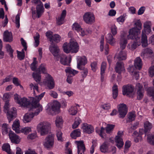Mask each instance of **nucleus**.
<instances>
[{"label": "nucleus", "instance_id": "f257e3e1", "mask_svg": "<svg viewBox=\"0 0 154 154\" xmlns=\"http://www.w3.org/2000/svg\"><path fill=\"white\" fill-rule=\"evenodd\" d=\"M45 94V92H43L38 95L35 96L33 98L32 107L30 109L29 111L34 114V116L38 115L42 110V106L40 104L39 102L44 97Z\"/></svg>", "mask_w": 154, "mask_h": 154}, {"label": "nucleus", "instance_id": "f03ea898", "mask_svg": "<svg viewBox=\"0 0 154 154\" xmlns=\"http://www.w3.org/2000/svg\"><path fill=\"white\" fill-rule=\"evenodd\" d=\"M135 27L130 29L127 36L128 39L139 38L142 29V24L140 20H137L135 23Z\"/></svg>", "mask_w": 154, "mask_h": 154}, {"label": "nucleus", "instance_id": "7ed1b4c3", "mask_svg": "<svg viewBox=\"0 0 154 154\" xmlns=\"http://www.w3.org/2000/svg\"><path fill=\"white\" fill-rule=\"evenodd\" d=\"M10 107L9 102L6 101L4 107V111L5 112H7V118L9 122H10L14 118L16 117V110L15 108L12 107L10 110H8V109Z\"/></svg>", "mask_w": 154, "mask_h": 154}, {"label": "nucleus", "instance_id": "20e7f679", "mask_svg": "<svg viewBox=\"0 0 154 154\" xmlns=\"http://www.w3.org/2000/svg\"><path fill=\"white\" fill-rule=\"evenodd\" d=\"M37 130L41 135H45L47 134L50 130V124L46 122H42L37 126Z\"/></svg>", "mask_w": 154, "mask_h": 154}, {"label": "nucleus", "instance_id": "39448f33", "mask_svg": "<svg viewBox=\"0 0 154 154\" xmlns=\"http://www.w3.org/2000/svg\"><path fill=\"white\" fill-rule=\"evenodd\" d=\"M14 98L16 102L22 107H28L30 105L29 100L25 97H20L17 94L14 95Z\"/></svg>", "mask_w": 154, "mask_h": 154}, {"label": "nucleus", "instance_id": "423d86ee", "mask_svg": "<svg viewBox=\"0 0 154 154\" xmlns=\"http://www.w3.org/2000/svg\"><path fill=\"white\" fill-rule=\"evenodd\" d=\"M43 83L49 89H53L54 87V83L53 78L49 74H46Z\"/></svg>", "mask_w": 154, "mask_h": 154}, {"label": "nucleus", "instance_id": "0eeeda50", "mask_svg": "<svg viewBox=\"0 0 154 154\" xmlns=\"http://www.w3.org/2000/svg\"><path fill=\"white\" fill-rule=\"evenodd\" d=\"M83 19L85 23L88 24H92L95 22L94 15L91 12L85 13L83 15Z\"/></svg>", "mask_w": 154, "mask_h": 154}, {"label": "nucleus", "instance_id": "6e6552de", "mask_svg": "<svg viewBox=\"0 0 154 154\" xmlns=\"http://www.w3.org/2000/svg\"><path fill=\"white\" fill-rule=\"evenodd\" d=\"M54 142V135L53 134L48 136L43 142L44 146L47 149L52 148Z\"/></svg>", "mask_w": 154, "mask_h": 154}, {"label": "nucleus", "instance_id": "1a4fd4ad", "mask_svg": "<svg viewBox=\"0 0 154 154\" xmlns=\"http://www.w3.org/2000/svg\"><path fill=\"white\" fill-rule=\"evenodd\" d=\"M128 35L127 33L125 31H122L121 33L119 41V44L120 48L122 50L124 49L126 47V45L127 43V40L126 38L127 37Z\"/></svg>", "mask_w": 154, "mask_h": 154}, {"label": "nucleus", "instance_id": "9d476101", "mask_svg": "<svg viewBox=\"0 0 154 154\" xmlns=\"http://www.w3.org/2000/svg\"><path fill=\"white\" fill-rule=\"evenodd\" d=\"M123 132L121 131H118L117 135L115 137L116 146L119 149H120L124 145V142L122 138Z\"/></svg>", "mask_w": 154, "mask_h": 154}, {"label": "nucleus", "instance_id": "9b49d317", "mask_svg": "<svg viewBox=\"0 0 154 154\" xmlns=\"http://www.w3.org/2000/svg\"><path fill=\"white\" fill-rule=\"evenodd\" d=\"M118 110L119 117L123 118L127 112V108L125 104L123 103L120 104L118 106Z\"/></svg>", "mask_w": 154, "mask_h": 154}, {"label": "nucleus", "instance_id": "f8f14e48", "mask_svg": "<svg viewBox=\"0 0 154 154\" xmlns=\"http://www.w3.org/2000/svg\"><path fill=\"white\" fill-rule=\"evenodd\" d=\"M77 68L84 67L87 63V59L84 56H78L76 57Z\"/></svg>", "mask_w": 154, "mask_h": 154}, {"label": "nucleus", "instance_id": "ddd939ff", "mask_svg": "<svg viewBox=\"0 0 154 154\" xmlns=\"http://www.w3.org/2000/svg\"><path fill=\"white\" fill-rule=\"evenodd\" d=\"M139 38H134L135 39V40L129 43L128 45V48L131 51L134 50L138 46L141 45V42L140 41V36H139Z\"/></svg>", "mask_w": 154, "mask_h": 154}, {"label": "nucleus", "instance_id": "4468645a", "mask_svg": "<svg viewBox=\"0 0 154 154\" xmlns=\"http://www.w3.org/2000/svg\"><path fill=\"white\" fill-rule=\"evenodd\" d=\"M73 30H76L78 32L80 36L83 37L87 35L85 30L82 28L80 25L77 23H75L72 25Z\"/></svg>", "mask_w": 154, "mask_h": 154}, {"label": "nucleus", "instance_id": "2eb2a0df", "mask_svg": "<svg viewBox=\"0 0 154 154\" xmlns=\"http://www.w3.org/2000/svg\"><path fill=\"white\" fill-rule=\"evenodd\" d=\"M75 143L76 144L78 148V154H84L85 148L83 142L82 141H76Z\"/></svg>", "mask_w": 154, "mask_h": 154}, {"label": "nucleus", "instance_id": "dca6fc26", "mask_svg": "<svg viewBox=\"0 0 154 154\" xmlns=\"http://www.w3.org/2000/svg\"><path fill=\"white\" fill-rule=\"evenodd\" d=\"M71 48V52L72 53H77L79 49V46L75 40H71L69 43Z\"/></svg>", "mask_w": 154, "mask_h": 154}, {"label": "nucleus", "instance_id": "f3484780", "mask_svg": "<svg viewBox=\"0 0 154 154\" xmlns=\"http://www.w3.org/2000/svg\"><path fill=\"white\" fill-rule=\"evenodd\" d=\"M123 89V94L128 96H129V95L132 93L134 90V87L131 85L124 86Z\"/></svg>", "mask_w": 154, "mask_h": 154}, {"label": "nucleus", "instance_id": "a211bd4d", "mask_svg": "<svg viewBox=\"0 0 154 154\" xmlns=\"http://www.w3.org/2000/svg\"><path fill=\"white\" fill-rule=\"evenodd\" d=\"M82 129L84 132L88 134L92 133L94 130V128L92 126L86 123H84L83 124Z\"/></svg>", "mask_w": 154, "mask_h": 154}, {"label": "nucleus", "instance_id": "6ab92c4d", "mask_svg": "<svg viewBox=\"0 0 154 154\" xmlns=\"http://www.w3.org/2000/svg\"><path fill=\"white\" fill-rule=\"evenodd\" d=\"M9 136L11 142L15 143H18L20 141V138L17 135L11 131L9 132Z\"/></svg>", "mask_w": 154, "mask_h": 154}, {"label": "nucleus", "instance_id": "aec40b11", "mask_svg": "<svg viewBox=\"0 0 154 154\" xmlns=\"http://www.w3.org/2000/svg\"><path fill=\"white\" fill-rule=\"evenodd\" d=\"M58 56L60 57V62L62 64L64 65H69L70 63L71 60V57L68 58L66 55H60Z\"/></svg>", "mask_w": 154, "mask_h": 154}, {"label": "nucleus", "instance_id": "412c9836", "mask_svg": "<svg viewBox=\"0 0 154 154\" xmlns=\"http://www.w3.org/2000/svg\"><path fill=\"white\" fill-rule=\"evenodd\" d=\"M13 35L11 32L6 30L4 32L3 40L4 42H11L13 41Z\"/></svg>", "mask_w": 154, "mask_h": 154}, {"label": "nucleus", "instance_id": "4be33fe9", "mask_svg": "<svg viewBox=\"0 0 154 154\" xmlns=\"http://www.w3.org/2000/svg\"><path fill=\"white\" fill-rule=\"evenodd\" d=\"M66 11L65 10L63 11L61 15L58 17L56 19V23L59 25L63 24L64 21V19L66 15Z\"/></svg>", "mask_w": 154, "mask_h": 154}, {"label": "nucleus", "instance_id": "5701e85b", "mask_svg": "<svg viewBox=\"0 0 154 154\" xmlns=\"http://www.w3.org/2000/svg\"><path fill=\"white\" fill-rule=\"evenodd\" d=\"M49 49L53 55L55 57H58L59 49L55 45L52 44L49 47Z\"/></svg>", "mask_w": 154, "mask_h": 154}, {"label": "nucleus", "instance_id": "b1692460", "mask_svg": "<svg viewBox=\"0 0 154 154\" xmlns=\"http://www.w3.org/2000/svg\"><path fill=\"white\" fill-rule=\"evenodd\" d=\"M127 51L122 50L115 55V57L119 60H125L127 58Z\"/></svg>", "mask_w": 154, "mask_h": 154}, {"label": "nucleus", "instance_id": "393cba45", "mask_svg": "<svg viewBox=\"0 0 154 154\" xmlns=\"http://www.w3.org/2000/svg\"><path fill=\"white\" fill-rule=\"evenodd\" d=\"M115 70L116 72L119 74L124 72L125 70L124 63L122 62H118L116 63Z\"/></svg>", "mask_w": 154, "mask_h": 154}, {"label": "nucleus", "instance_id": "a878e982", "mask_svg": "<svg viewBox=\"0 0 154 154\" xmlns=\"http://www.w3.org/2000/svg\"><path fill=\"white\" fill-rule=\"evenodd\" d=\"M113 36L111 33H108L106 36V42L110 45L113 46L116 44V41Z\"/></svg>", "mask_w": 154, "mask_h": 154}, {"label": "nucleus", "instance_id": "bb28decb", "mask_svg": "<svg viewBox=\"0 0 154 154\" xmlns=\"http://www.w3.org/2000/svg\"><path fill=\"white\" fill-rule=\"evenodd\" d=\"M34 116V114L29 111V113L26 114L23 116V121L24 123L30 122Z\"/></svg>", "mask_w": 154, "mask_h": 154}, {"label": "nucleus", "instance_id": "cd10ccee", "mask_svg": "<svg viewBox=\"0 0 154 154\" xmlns=\"http://www.w3.org/2000/svg\"><path fill=\"white\" fill-rule=\"evenodd\" d=\"M152 53V51L150 48H147L143 50L141 56L143 58H147Z\"/></svg>", "mask_w": 154, "mask_h": 154}, {"label": "nucleus", "instance_id": "c85d7f7f", "mask_svg": "<svg viewBox=\"0 0 154 154\" xmlns=\"http://www.w3.org/2000/svg\"><path fill=\"white\" fill-rule=\"evenodd\" d=\"M78 107H79V106L78 104H76L75 106H71L68 109L69 114L72 116L76 115L78 112Z\"/></svg>", "mask_w": 154, "mask_h": 154}, {"label": "nucleus", "instance_id": "c756f323", "mask_svg": "<svg viewBox=\"0 0 154 154\" xmlns=\"http://www.w3.org/2000/svg\"><path fill=\"white\" fill-rule=\"evenodd\" d=\"M142 46L143 47L147 46L148 45L147 38L144 31L142 32L141 35Z\"/></svg>", "mask_w": 154, "mask_h": 154}, {"label": "nucleus", "instance_id": "7c9ffc66", "mask_svg": "<svg viewBox=\"0 0 154 154\" xmlns=\"http://www.w3.org/2000/svg\"><path fill=\"white\" fill-rule=\"evenodd\" d=\"M20 122L19 120L16 119L13 122L12 125L13 129L17 133H20Z\"/></svg>", "mask_w": 154, "mask_h": 154}, {"label": "nucleus", "instance_id": "2f4dec72", "mask_svg": "<svg viewBox=\"0 0 154 154\" xmlns=\"http://www.w3.org/2000/svg\"><path fill=\"white\" fill-rule=\"evenodd\" d=\"M152 24L151 22L149 21L145 22L143 24L144 29L142 32L144 31V33H145L146 31L148 33H149L151 31V27Z\"/></svg>", "mask_w": 154, "mask_h": 154}, {"label": "nucleus", "instance_id": "473e14b6", "mask_svg": "<svg viewBox=\"0 0 154 154\" xmlns=\"http://www.w3.org/2000/svg\"><path fill=\"white\" fill-rule=\"evenodd\" d=\"M142 63L141 59L139 57H137L134 61V66L136 69L140 70L142 67Z\"/></svg>", "mask_w": 154, "mask_h": 154}, {"label": "nucleus", "instance_id": "72a5a7b5", "mask_svg": "<svg viewBox=\"0 0 154 154\" xmlns=\"http://www.w3.org/2000/svg\"><path fill=\"white\" fill-rule=\"evenodd\" d=\"M44 8L43 5H37L36 7V13L38 18H39L44 12Z\"/></svg>", "mask_w": 154, "mask_h": 154}, {"label": "nucleus", "instance_id": "f704fd0d", "mask_svg": "<svg viewBox=\"0 0 154 154\" xmlns=\"http://www.w3.org/2000/svg\"><path fill=\"white\" fill-rule=\"evenodd\" d=\"M65 71L67 73V75H69L72 76H74L75 74H77L78 72L77 71L72 69L69 67H66Z\"/></svg>", "mask_w": 154, "mask_h": 154}, {"label": "nucleus", "instance_id": "c9c22d12", "mask_svg": "<svg viewBox=\"0 0 154 154\" xmlns=\"http://www.w3.org/2000/svg\"><path fill=\"white\" fill-rule=\"evenodd\" d=\"M55 122L57 127L61 128L63 123V121L62 117L61 116H57Z\"/></svg>", "mask_w": 154, "mask_h": 154}, {"label": "nucleus", "instance_id": "e433bc0d", "mask_svg": "<svg viewBox=\"0 0 154 154\" xmlns=\"http://www.w3.org/2000/svg\"><path fill=\"white\" fill-rule=\"evenodd\" d=\"M143 127L145 133H146L150 130L152 127V124L148 121H146L144 123Z\"/></svg>", "mask_w": 154, "mask_h": 154}, {"label": "nucleus", "instance_id": "4c0bfd02", "mask_svg": "<svg viewBox=\"0 0 154 154\" xmlns=\"http://www.w3.org/2000/svg\"><path fill=\"white\" fill-rule=\"evenodd\" d=\"M78 69L82 70L81 74L82 77L83 79L85 78L87 76L88 73V70L87 68H85L84 66L82 67L79 68H77Z\"/></svg>", "mask_w": 154, "mask_h": 154}, {"label": "nucleus", "instance_id": "58836bf2", "mask_svg": "<svg viewBox=\"0 0 154 154\" xmlns=\"http://www.w3.org/2000/svg\"><path fill=\"white\" fill-rule=\"evenodd\" d=\"M81 132L80 129H77L73 131L70 134L71 137L75 139L77 137L80 136Z\"/></svg>", "mask_w": 154, "mask_h": 154}, {"label": "nucleus", "instance_id": "ea45409f", "mask_svg": "<svg viewBox=\"0 0 154 154\" xmlns=\"http://www.w3.org/2000/svg\"><path fill=\"white\" fill-rule=\"evenodd\" d=\"M51 106L54 110L55 112L58 111L60 107V104L57 101H54L53 103H51Z\"/></svg>", "mask_w": 154, "mask_h": 154}, {"label": "nucleus", "instance_id": "a19ab883", "mask_svg": "<svg viewBox=\"0 0 154 154\" xmlns=\"http://www.w3.org/2000/svg\"><path fill=\"white\" fill-rule=\"evenodd\" d=\"M145 88H146V90L148 95L150 97H152V99L154 101V90L152 87H149L148 88H147L146 85H144Z\"/></svg>", "mask_w": 154, "mask_h": 154}, {"label": "nucleus", "instance_id": "79ce46f5", "mask_svg": "<svg viewBox=\"0 0 154 154\" xmlns=\"http://www.w3.org/2000/svg\"><path fill=\"white\" fill-rule=\"evenodd\" d=\"M96 131L102 138H104L105 136V129L103 127H102L100 129L96 128Z\"/></svg>", "mask_w": 154, "mask_h": 154}, {"label": "nucleus", "instance_id": "37998d69", "mask_svg": "<svg viewBox=\"0 0 154 154\" xmlns=\"http://www.w3.org/2000/svg\"><path fill=\"white\" fill-rule=\"evenodd\" d=\"M32 75L33 78L36 82L39 84L41 79V76L40 73L34 72L32 73Z\"/></svg>", "mask_w": 154, "mask_h": 154}, {"label": "nucleus", "instance_id": "c03bdc74", "mask_svg": "<svg viewBox=\"0 0 154 154\" xmlns=\"http://www.w3.org/2000/svg\"><path fill=\"white\" fill-rule=\"evenodd\" d=\"M133 136L134 137V140L136 143L142 140V137L140 135L138 132L135 131L133 134Z\"/></svg>", "mask_w": 154, "mask_h": 154}, {"label": "nucleus", "instance_id": "a18cd8bd", "mask_svg": "<svg viewBox=\"0 0 154 154\" xmlns=\"http://www.w3.org/2000/svg\"><path fill=\"white\" fill-rule=\"evenodd\" d=\"M112 88L113 97L114 99H115L116 98L118 95V86L116 85H114Z\"/></svg>", "mask_w": 154, "mask_h": 154}, {"label": "nucleus", "instance_id": "49530a36", "mask_svg": "<svg viewBox=\"0 0 154 154\" xmlns=\"http://www.w3.org/2000/svg\"><path fill=\"white\" fill-rule=\"evenodd\" d=\"M51 103H49L46 106V110L47 112L50 115H54L55 114V111L52 109Z\"/></svg>", "mask_w": 154, "mask_h": 154}, {"label": "nucleus", "instance_id": "de8ad7c7", "mask_svg": "<svg viewBox=\"0 0 154 154\" xmlns=\"http://www.w3.org/2000/svg\"><path fill=\"white\" fill-rule=\"evenodd\" d=\"M24 50L23 49H22L21 51H17V58L20 60H23L25 58V54Z\"/></svg>", "mask_w": 154, "mask_h": 154}, {"label": "nucleus", "instance_id": "09e8293b", "mask_svg": "<svg viewBox=\"0 0 154 154\" xmlns=\"http://www.w3.org/2000/svg\"><path fill=\"white\" fill-rule=\"evenodd\" d=\"M38 71L40 73L44 74L47 73V71L45 64H42L40 65L38 69Z\"/></svg>", "mask_w": 154, "mask_h": 154}, {"label": "nucleus", "instance_id": "8fccbe9b", "mask_svg": "<svg viewBox=\"0 0 154 154\" xmlns=\"http://www.w3.org/2000/svg\"><path fill=\"white\" fill-rule=\"evenodd\" d=\"M12 78L13 76L11 75H9L7 76L5 78L3 79L0 82V86L2 85L5 82L11 81Z\"/></svg>", "mask_w": 154, "mask_h": 154}, {"label": "nucleus", "instance_id": "3c124183", "mask_svg": "<svg viewBox=\"0 0 154 154\" xmlns=\"http://www.w3.org/2000/svg\"><path fill=\"white\" fill-rule=\"evenodd\" d=\"M63 48L64 52L66 53L71 52V50L70 49V46L69 43L68 44L67 43H65L63 46Z\"/></svg>", "mask_w": 154, "mask_h": 154}, {"label": "nucleus", "instance_id": "603ef678", "mask_svg": "<svg viewBox=\"0 0 154 154\" xmlns=\"http://www.w3.org/2000/svg\"><path fill=\"white\" fill-rule=\"evenodd\" d=\"M81 122V120L79 117H76L74 123L72 125V128H77Z\"/></svg>", "mask_w": 154, "mask_h": 154}, {"label": "nucleus", "instance_id": "864d4df0", "mask_svg": "<svg viewBox=\"0 0 154 154\" xmlns=\"http://www.w3.org/2000/svg\"><path fill=\"white\" fill-rule=\"evenodd\" d=\"M2 149L3 150L6 151L8 154L11 153L10 146L8 143L4 144L2 146Z\"/></svg>", "mask_w": 154, "mask_h": 154}, {"label": "nucleus", "instance_id": "5fc2aeb1", "mask_svg": "<svg viewBox=\"0 0 154 154\" xmlns=\"http://www.w3.org/2000/svg\"><path fill=\"white\" fill-rule=\"evenodd\" d=\"M128 120L130 122L134 120L135 118L136 115L134 111H132L128 113Z\"/></svg>", "mask_w": 154, "mask_h": 154}, {"label": "nucleus", "instance_id": "6e6d98bb", "mask_svg": "<svg viewBox=\"0 0 154 154\" xmlns=\"http://www.w3.org/2000/svg\"><path fill=\"white\" fill-rule=\"evenodd\" d=\"M20 131V133H22L24 134H27L31 131V128L30 127H26L21 128Z\"/></svg>", "mask_w": 154, "mask_h": 154}, {"label": "nucleus", "instance_id": "4d7b16f0", "mask_svg": "<svg viewBox=\"0 0 154 154\" xmlns=\"http://www.w3.org/2000/svg\"><path fill=\"white\" fill-rule=\"evenodd\" d=\"M126 16V14H123L117 18V21L119 24L123 23L125 20Z\"/></svg>", "mask_w": 154, "mask_h": 154}, {"label": "nucleus", "instance_id": "13d9d810", "mask_svg": "<svg viewBox=\"0 0 154 154\" xmlns=\"http://www.w3.org/2000/svg\"><path fill=\"white\" fill-rule=\"evenodd\" d=\"M56 135L57 140L58 141L61 142L63 141V139L62 137L63 134L60 129L57 130Z\"/></svg>", "mask_w": 154, "mask_h": 154}, {"label": "nucleus", "instance_id": "bf43d9fd", "mask_svg": "<svg viewBox=\"0 0 154 154\" xmlns=\"http://www.w3.org/2000/svg\"><path fill=\"white\" fill-rule=\"evenodd\" d=\"M147 141L150 144L154 146V134H149L148 136Z\"/></svg>", "mask_w": 154, "mask_h": 154}, {"label": "nucleus", "instance_id": "052dcab7", "mask_svg": "<svg viewBox=\"0 0 154 154\" xmlns=\"http://www.w3.org/2000/svg\"><path fill=\"white\" fill-rule=\"evenodd\" d=\"M31 89H33L34 91V94H35V90L38 92V86L37 84L31 83L29 85Z\"/></svg>", "mask_w": 154, "mask_h": 154}, {"label": "nucleus", "instance_id": "680f3d73", "mask_svg": "<svg viewBox=\"0 0 154 154\" xmlns=\"http://www.w3.org/2000/svg\"><path fill=\"white\" fill-rule=\"evenodd\" d=\"M114 126L115 125H107L106 128V132L108 134L110 133L112 131Z\"/></svg>", "mask_w": 154, "mask_h": 154}, {"label": "nucleus", "instance_id": "e2e57ef3", "mask_svg": "<svg viewBox=\"0 0 154 154\" xmlns=\"http://www.w3.org/2000/svg\"><path fill=\"white\" fill-rule=\"evenodd\" d=\"M60 38L61 37L59 35L55 34L52 36V41L51 42L54 41L56 43H58L60 41Z\"/></svg>", "mask_w": 154, "mask_h": 154}, {"label": "nucleus", "instance_id": "0e129e2a", "mask_svg": "<svg viewBox=\"0 0 154 154\" xmlns=\"http://www.w3.org/2000/svg\"><path fill=\"white\" fill-rule=\"evenodd\" d=\"M112 34L114 36L117 33V28L115 25L112 26L111 28Z\"/></svg>", "mask_w": 154, "mask_h": 154}, {"label": "nucleus", "instance_id": "69168bd1", "mask_svg": "<svg viewBox=\"0 0 154 154\" xmlns=\"http://www.w3.org/2000/svg\"><path fill=\"white\" fill-rule=\"evenodd\" d=\"M100 150L102 152H106L108 150V146L105 143H103L100 146Z\"/></svg>", "mask_w": 154, "mask_h": 154}, {"label": "nucleus", "instance_id": "338daca9", "mask_svg": "<svg viewBox=\"0 0 154 154\" xmlns=\"http://www.w3.org/2000/svg\"><path fill=\"white\" fill-rule=\"evenodd\" d=\"M106 64L105 62H103L101 64V67L100 74H104L106 68Z\"/></svg>", "mask_w": 154, "mask_h": 154}, {"label": "nucleus", "instance_id": "774afa93", "mask_svg": "<svg viewBox=\"0 0 154 154\" xmlns=\"http://www.w3.org/2000/svg\"><path fill=\"white\" fill-rule=\"evenodd\" d=\"M25 154H38L34 149H29L25 151Z\"/></svg>", "mask_w": 154, "mask_h": 154}]
</instances>
